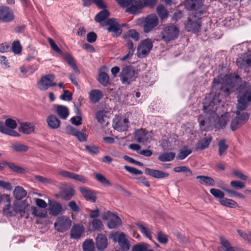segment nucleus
I'll list each match as a JSON object with an SVG mask.
<instances>
[{
	"mask_svg": "<svg viewBox=\"0 0 251 251\" xmlns=\"http://www.w3.org/2000/svg\"><path fill=\"white\" fill-rule=\"evenodd\" d=\"M49 210L52 216H56L61 213L62 207L60 203L56 201H50L49 203Z\"/></svg>",
	"mask_w": 251,
	"mask_h": 251,
	"instance_id": "27",
	"label": "nucleus"
},
{
	"mask_svg": "<svg viewBox=\"0 0 251 251\" xmlns=\"http://www.w3.org/2000/svg\"><path fill=\"white\" fill-rule=\"evenodd\" d=\"M91 224L93 229L94 230L100 231L103 229V225L100 220L94 219Z\"/></svg>",
	"mask_w": 251,
	"mask_h": 251,
	"instance_id": "51",
	"label": "nucleus"
},
{
	"mask_svg": "<svg viewBox=\"0 0 251 251\" xmlns=\"http://www.w3.org/2000/svg\"><path fill=\"white\" fill-rule=\"evenodd\" d=\"M197 179H199V182L201 184H204L206 186H213L215 185V181L211 177L205 176H198L196 177Z\"/></svg>",
	"mask_w": 251,
	"mask_h": 251,
	"instance_id": "35",
	"label": "nucleus"
},
{
	"mask_svg": "<svg viewBox=\"0 0 251 251\" xmlns=\"http://www.w3.org/2000/svg\"><path fill=\"white\" fill-rule=\"evenodd\" d=\"M176 153L174 152H166L160 154L158 159L161 162H169L174 160Z\"/></svg>",
	"mask_w": 251,
	"mask_h": 251,
	"instance_id": "37",
	"label": "nucleus"
},
{
	"mask_svg": "<svg viewBox=\"0 0 251 251\" xmlns=\"http://www.w3.org/2000/svg\"><path fill=\"white\" fill-rule=\"evenodd\" d=\"M123 38L126 40H129L130 38L137 41L139 40V34L134 29L129 30L127 33L123 35Z\"/></svg>",
	"mask_w": 251,
	"mask_h": 251,
	"instance_id": "43",
	"label": "nucleus"
},
{
	"mask_svg": "<svg viewBox=\"0 0 251 251\" xmlns=\"http://www.w3.org/2000/svg\"><path fill=\"white\" fill-rule=\"evenodd\" d=\"M157 239L161 244H166L168 241V236L161 231L157 232Z\"/></svg>",
	"mask_w": 251,
	"mask_h": 251,
	"instance_id": "55",
	"label": "nucleus"
},
{
	"mask_svg": "<svg viewBox=\"0 0 251 251\" xmlns=\"http://www.w3.org/2000/svg\"><path fill=\"white\" fill-rule=\"evenodd\" d=\"M226 140L225 139L220 140L218 142V152L220 156L226 154V151L228 148V146L226 144Z\"/></svg>",
	"mask_w": 251,
	"mask_h": 251,
	"instance_id": "41",
	"label": "nucleus"
},
{
	"mask_svg": "<svg viewBox=\"0 0 251 251\" xmlns=\"http://www.w3.org/2000/svg\"><path fill=\"white\" fill-rule=\"evenodd\" d=\"M178 28L173 25H167L161 32V38L166 43L174 40L178 37Z\"/></svg>",
	"mask_w": 251,
	"mask_h": 251,
	"instance_id": "6",
	"label": "nucleus"
},
{
	"mask_svg": "<svg viewBox=\"0 0 251 251\" xmlns=\"http://www.w3.org/2000/svg\"><path fill=\"white\" fill-rule=\"evenodd\" d=\"M105 24H102V26L108 25L107 30L109 32H112V35L114 37L120 36L122 32L121 27L124 26V25H120L117 22L116 19H108L105 21Z\"/></svg>",
	"mask_w": 251,
	"mask_h": 251,
	"instance_id": "12",
	"label": "nucleus"
},
{
	"mask_svg": "<svg viewBox=\"0 0 251 251\" xmlns=\"http://www.w3.org/2000/svg\"><path fill=\"white\" fill-rule=\"evenodd\" d=\"M116 237H118V242L120 246L125 251H127L129 249V244L126 238L125 235L123 233H121L119 234L117 233L114 234L113 235L112 238L113 240L115 239Z\"/></svg>",
	"mask_w": 251,
	"mask_h": 251,
	"instance_id": "22",
	"label": "nucleus"
},
{
	"mask_svg": "<svg viewBox=\"0 0 251 251\" xmlns=\"http://www.w3.org/2000/svg\"><path fill=\"white\" fill-rule=\"evenodd\" d=\"M143 7V5L142 4L141 0H139L138 1L134 0L132 4H131L129 7L126 9V12L133 14H137Z\"/></svg>",
	"mask_w": 251,
	"mask_h": 251,
	"instance_id": "28",
	"label": "nucleus"
},
{
	"mask_svg": "<svg viewBox=\"0 0 251 251\" xmlns=\"http://www.w3.org/2000/svg\"><path fill=\"white\" fill-rule=\"evenodd\" d=\"M19 130L24 134H29L34 131V126L30 123H22Z\"/></svg>",
	"mask_w": 251,
	"mask_h": 251,
	"instance_id": "32",
	"label": "nucleus"
},
{
	"mask_svg": "<svg viewBox=\"0 0 251 251\" xmlns=\"http://www.w3.org/2000/svg\"><path fill=\"white\" fill-rule=\"evenodd\" d=\"M239 80L240 77L238 75H226L224 77L222 76L214 78L212 85V92L209 97H206L203 102V109L204 113L213 117L215 115V111L220 104L221 100L220 98V93L217 95L214 94V91L219 90L224 92L226 95H228L231 89L235 86V83L233 82L234 79Z\"/></svg>",
	"mask_w": 251,
	"mask_h": 251,
	"instance_id": "1",
	"label": "nucleus"
},
{
	"mask_svg": "<svg viewBox=\"0 0 251 251\" xmlns=\"http://www.w3.org/2000/svg\"><path fill=\"white\" fill-rule=\"evenodd\" d=\"M79 190L86 200L92 202L96 201V196L93 191L86 187H80Z\"/></svg>",
	"mask_w": 251,
	"mask_h": 251,
	"instance_id": "21",
	"label": "nucleus"
},
{
	"mask_svg": "<svg viewBox=\"0 0 251 251\" xmlns=\"http://www.w3.org/2000/svg\"><path fill=\"white\" fill-rule=\"evenodd\" d=\"M144 31L148 33L158 24V19L155 14H150L143 20Z\"/></svg>",
	"mask_w": 251,
	"mask_h": 251,
	"instance_id": "13",
	"label": "nucleus"
},
{
	"mask_svg": "<svg viewBox=\"0 0 251 251\" xmlns=\"http://www.w3.org/2000/svg\"><path fill=\"white\" fill-rule=\"evenodd\" d=\"M5 126H4L8 129L13 130V129L17 127V124L14 120L11 118H8L5 121Z\"/></svg>",
	"mask_w": 251,
	"mask_h": 251,
	"instance_id": "54",
	"label": "nucleus"
},
{
	"mask_svg": "<svg viewBox=\"0 0 251 251\" xmlns=\"http://www.w3.org/2000/svg\"><path fill=\"white\" fill-rule=\"evenodd\" d=\"M66 130L68 134H72L75 136L80 142H84L87 140L86 134L85 133L79 131L71 126H66Z\"/></svg>",
	"mask_w": 251,
	"mask_h": 251,
	"instance_id": "20",
	"label": "nucleus"
},
{
	"mask_svg": "<svg viewBox=\"0 0 251 251\" xmlns=\"http://www.w3.org/2000/svg\"><path fill=\"white\" fill-rule=\"evenodd\" d=\"M72 221L67 216L58 217L54 224L55 229L60 232H64L68 230L71 227Z\"/></svg>",
	"mask_w": 251,
	"mask_h": 251,
	"instance_id": "8",
	"label": "nucleus"
},
{
	"mask_svg": "<svg viewBox=\"0 0 251 251\" xmlns=\"http://www.w3.org/2000/svg\"><path fill=\"white\" fill-rule=\"evenodd\" d=\"M110 15L109 12L107 10H103L100 11L97 14L95 17V20L98 23H100L101 25L102 24H105V21H104Z\"/></svg>",
	"mask_w": 251,
	"mask_h": 251,
	"instance_id": "34",
	"label": "nucleus"
},
{
	"mask_svg": "<svg viewBox=\"0 0 251 251\" xmlns=\"http://www.w3.org/2000/svg\"><path fill=\"white\" fill-rule=\"evenodd\" d=\"M124 168L126 170V171H127V172L132 174L142 175L143 173L142 171L134 167L128 166H125Z\"/></svg>",
	"mask_w": 251,
	"mask_h": 251,
	"instance_id": "61",
	"label": "nucleus"
},
{
	"mask_svg": "<svg viewBox=\"0 0 251 251\" xmlns=\"http://www.w3.org/2000/svg\"><path fill=\"white\" fill-rule=\"evenodd\" d=\"M75 191L72 188H69L64 190L61 193V196L65 200H69L75 195Z\"/></svg>",
	"mask_w": 251,
	"mask_h": 251,
	"instance_id": "46",
	"label": "nucleus"
},
{
	"mask_svg": "<svg viewBox=\"0 0 251 251\" xmlns=\"http://www.w3.org/2000/svg\"><path fill=\"white\" fill-rule=\"evenodd\" d=\"M48 40L51 49L59 54L61 55L69 66L73 69L75 73L79 75L80 74V71L73 57L68 52L63 53L62 50L60 49L51 38H48Z\"/></svg>",
	"mask_w": 251,
	"mask_h": 251,
	"instance_id": "5",
	"label": "nucleus"
},
{
	"mask_svg": "<svg viewBox=\"0 0 251 251\" xmlns=\"http://www.w3.org/2000/svg\"><path fill=\"white\" fill-rule=\"evenodd\" d=\"M83 251H95V247L93 240L91 239L85 240L82 244Z\"/></svg>",
	"mask_w": 251,
	"mask_h": 251,
	"instance_id": "38",
	"label": "nucleus"
},
{
	"mask_svg": "<svg viewBox=\"0 0 251 251\" xmlns=\"http://www.w3.org/2000/svg\"><path fill=\"white\" fill-rule=\"evenodd\" d=\"M136 141L140 143H145L149 141V138L147 133L142 131H138L135 136Z\"/></svg>",
	"mask_w": 251,
	"mask_h": 251,
	"instance_id": "44",
	"label": "nucleus"
},
{
	"mask_svg": "<svg viewBox=\"0 0 251 251\" xmlns=\"http://www.w3.org/2000/svg\"><path fill=\"white\" fill-rule=\"evenodd\" d=\"M242 123L240 122V121L235 117L231 121L230 124V128L232 130L234 131L236 130Z\"/></svg>",
	"mask_w": 251,
	"mask_h": 251,
	"instance_id": "60",
	"label": "nucleus"
},
{
	"mask_svg": "<svg viewBox=\"0 0 251 251\" xmlns=\"http://www.w3.org/2000/svg\"><path fill=\"white\" fill-rule=\"evenodd\" d=\"M11 148L17 152H26L28 150V147L20 143H15L11 145Z\"/></svg>",
	"mask_w": 251,
	"mask_h": 251,
	"instance_id": "47",
	"label": "nucleus"
},
{
	"mask_svg": "<svg viewBox=\"0 0 251 251\" xmlns=\"http://www.w3.org/2000/svg\"><path fill=\"white\" fill-rule=\"evenodd\" d=\"M89 99L90 101L95 103L98 102L103 97L102 92L97 89H94L89 92Z\"/></svg>",
	"mask_w": 251,
	"mask_h": 251,
	"instance_id": "30",
	"label": "nucleus"
},
{
	"mask_svg": "<svg viewBox=\"0 0 251 251\" xmlns=\"http://www.w3.org/2000/svg\"><path fill=\"white\" fill-rule=\"evenodd\" d=\"M11 49L13 52H14L15 54H20L22 50V47L19 41H14L13 42Z\"/></svg>",
	"mask_w": 251,
	"mask_h": 251,
	"instance_id": "56",
	"label": "nucleus"
},
{
	"mask_svg": "<svg viewBox=\"0 0 251 251\" xmlns=\"http://www.w3.org/2000/svg\"><path fill=\"white\" fill-rule=\"evenodd\" d=\"M237 66L241 68L247 69L251 66V53L246 52L240 55L236 60Z\"/></svg>",
	"mask_w": 251,
	"mask_h": 251,
	"instance_id": "17",
	"label": "nucleus"
},
{
	"mask_svg": "<svg viewBox=\"0 0 251 251\" xmlns=\"http://www.w3.org/2000/svg\"><path fill=\"white\" fill-rule=\"evenodd\" d=\"M237 98L236 107L238 110L236 112V117L243 124L248 120L249 114L247 112H241L240 111L245 110L251 102V86L247 87Z\"/></svg>",
	"mask_w": 251,
	"mask_h": 251,
	"instance_id": "4",
	"label": "nucleus"
},
{
	"mask_svg": "<svg viewBox=\"0 0 251 251\" xmlns=\"http://www.w3.org/2000/svg\"><path fill=\"white\" fill-rule=\"evenodd\" d=\"M117 3L122 7H129L134 0H116Z\"/></svg>",
	"mask_w": 251,
	"mask_h": 251,
	"instance_id": "57",
	"label": "nucleus"
},
{
	"mask_svg": "<svg viewBox=\"0 0 251 251\" xmlns=\"http://www.w3.org/2000/svg\"><path fill=\"white\" fill-rule=\"evenodd\" d=\"M105 24H102V26L108 25L107 30L109 32H112V35L114 37L120 36L122 32L121 27L124 26V25H120L117 22L116 19H108L105 21Z\"/></svg>",
	"mask_w": 251,
	"mask_h": 251,
	"instance_id": "11",
	"label": "nucleus"
},
{
	"mask_svg": "<svg viewBox=\"0 0 251 251\" xmlns=\"http://www.w3.org/2000/svg\"><path fill=\"white\" fill-rule=\"evenodd\" d=\"M191 153V150L188 149L186 147H184L180 151L179 153L177 156V158L179 160H183Z\"/></svg>",
	"mask_w": 251,
	"mask_h": 251,
	"instance_id": "50",
	"label": "nucleus"
},
{
	"mask_svg": "<svg viewBox=\"0 0 251 251\" xmlns=\"http://www.w3.org/2000/svg\"><path fill=\"white\" fill-rule=\"evenodd\" d=\"M218 123L217 125V127L222 128L225 127L227 123L228 119L226 115H222L217 118Z\"/></svg>",
	"mask_w": 251,
	"mask_h": 251,
	"instance_id": "53",
	"label": "nucleus"
},
{
	"mask_svg": "<svg viewBox=\"0 0 251 251\" xmlns=\"http://www.w3.org/2000/svg\"><path fill=\"white\" fill-rule=\"evenodd\" d=\"M152 47V42L151 39H146L143 40L137 48V56L140 58L146 57L149 53Z\"/></svg>",
	"mask_w": 251,
	"mask_h": 251,
	"instance_id": "9",
	"label": "nucleus"
},
{
	"mask_svg": "<svg viewBox=\"0 0 251 251\" xmlns=\"http://www.w3.org/2000/svg\"><path fill=\"white\" fill-rule=\"evenodd\" d=\"M55 112L62 119L65 120L69 115L68 108L62 105H57L55 108Z\"/></svg>",
	"mask_w": 251,
	"mask_h": 251,
	"instance_id": "29",
	"label": "nucleus"
},
{
	"mask_svg": "<svg viewBox=\"0 0 251 251\" xmlns=\"http://www.w3.org/2000/svg\"><path fill=\"white\" fill-rule=\"evenodd\" d=\"M109 76L106 73L101 72L99 74V81L101 84L107 86L109 83Z\"/></svg>",
	"mask_w": 251,
	"mask_h": 251,
	"instance_id": "48",
	"label": "nucleus"
},
{
	"mask_svg": "<svg viewBox=\"0 0 251 251\" xmlns=\"http://www.w3.org/2000/svg\"><path fill=\"white\" fill-rule=\"evenodd\" d=\"M84 227L81 225L78 224L74 225L70 231V237L73 239H79L81 237L84 232Z\"/></svg>",
	"mask_w": 251,
	"mask_h": 251,
	"instance_id": "25",
	"label": "nucleus"
},
{
	"mask_svg": "<svg viewBox=\"0 0 251 251\" xmlns=\"http://www.w3.org/2000/svg\"><path fill=\"white\" fill-rule=\"evenodd\" d=\"M221 247L218 248V251H239L238 247L231 246L230 242L223 237L220 238Z\"/></svg>",
	"mask_w": 251,
	"mask_h": 251,
	"instance_id": "23",
	"label": "nucleus"
},
{
	"mask_svg": "<svg viewBox=\"0 0 251 251\" xmlns=\"http://www.w3.org/2000/svg\"><path fill=\"white\" fill-rule=\"evenodd\" d=\"M58 174L62 176L72 179H74V176L75 174V173L64 170L59 171L58 172Z\"/></svg>",
	"mask_w": 251,
	"mask_h": 251,
	"instance_id": "63",
	"label": "nucleus"
},
{
	"mask_svg": "<svg viewBox=\"0 0 251 251\" xmlns=\"http://www.w3.org/2000/svg\"><path fill=\"white\" fill-rule=\"evenodd\" d=\"M104 220H108L107 226L109 228L114 229L122 224L120 218L115 214L108 211L106 214L103 215Z\"/></svg>",
	"mask_w": 251,
	"mask_h": 251,
	"instance_id": "15",
	"label": "nucleus"
},
{
	"mask_svg": "<svg viewBox=\"0 0 251 251\" xmlns=\"http://www.w3.org/2000/svg\"><path fill=\"white\" fill-rule=\"evenodd\" d=\"M46 122L48 127L51 129H56L60 126L61 122L54 115L51 114L48 116Z\"/></svg>",
	"mask_w": 251,
	"mask_h": 251,
	"instance_id": "24",
	"label": "nucleus"
},
{
	"mask_svg": "<svg viewBox=\"0 0 251 251\" xmlns=\"http://www.w3.org/2000/svg\"><path fill=\"white\" fill-rule=\"evenodd\" d=\"M210 193L215 198H218L219 200H222L225 196L224 192L218 189L211 188L210 189Z\"/></svg>",
	"mask_w": 251,
	"mask_h": 251,
	"instance_id": "52",
	"label": "nucleus"
},
{
	"mask_svg": "<svg viewBox=\"0 0 251 251\" xmlns=\"http://www.w3.org/2000/svg\"><path fill=\"white\" fill-rule=\"evenodd\" d=\"M4 163H5V164H6L12 171L15 173L21 174H24L26 173L25 169L14 163L7 162H4Z\"/></svg>",
	"mask_w": 251,
	"mask_h": 251,
	"instance_id": "42",
	"label": "nucleus"
},
{
	"mask_svg": "<svg viewBox=\"0 0 251 251\" xmlns=\"http://www.w3.org/2000/svg\"><path fill=\"white\" fill-rule=\"evenodd\" d=\"M231 174L242 180H246L248 179V176H247L244 175L242 172L237 170L232 171Z\"/></svg>",
	"mask_w": 251,
	"mask_h": 251,
	"instance_id": "58",
	"label": "nucleus"
},
{
	"mask_svg": "<svg viewBox=\"0 0 251 251\" xmlns=\"http://www.w3.org/2000/svg\"><path fill=\"white\" fill-rule=\"evenodd\" d=\"M137 226L140 230L141 233L144 236L151 240L152 239L151 233L152 231V227L151 226H146L140 223H137Z\"/></svg>",
	"mask_w": 251,
	"mask_h": 251,
	"instance_id": "33",
	"label": "nucleus"
},
{
	"mask_svg": "<svg viewBox=\"0 0 251 251\" xmlns=\"http://www.w3.org/2000/svg\"><path fill=\"white\" fill-rule=\"evenodd\" d=\"M230 185L232 187L237 189H242L245 187V184L240 181L233 180L230 182Z\"/></svg>",
	"mask_w": 251,
	"mask_h": 251,
	"instance_id": "64",
	"label": "nucleus"
},
{
	"mask_svg": "<svg viewBox=\"0 0 251 251\" xmlns=\"http://www.w3.org/2000/svg\"><path fill=\"white\" fill-rule=\"evenodd\" d=\"M95 244L99 251H103L108 245L106 236L103 234H99L95 239Z\"/></svg>",
	"mask_w": 251,
	"mask_h": 251,
	"instance_id": "18",
	"label": "nucleus"
},
{
	"mask_svg": "<svg viewBox=\"0 0 251 251\" xmlns=\"http://www.w3.org/2000/svg\"><path fill=\"white\" fill-rule=\"evenodd\" d=\"M185 5L187 9L193 11L187 19L185 27L188 31L199 32L201 26L200 16L203 13L201 10L202 0H186Z\"/></svg>",
	"mask_w": 251,
	"mask_h": 251,
	"instance_id": "2",
	"label": "nucleus"
},
{
	"mask_svg": "<svg viewBox=\"0 0 251 251\" xmlns=\"http://www.w3.org/2000/svg\"><path fill=\"white\" fill-rule=\"evenodd\" d=\"M0 132L11 136L19 137L20 134L17 131L12 130L10 129L6 128L2 122H0Z\"/></svg>",
	"mask_w": 251,
	"mask_h": 251,
	"instance_id": "39",
	"label": "nucleus"
},
{
	"mask_svg": "<svg viewBox=\"0 0 251 251\" xmlns=\"http://www.w3.org/2000/svg\"><path fill=\"white\" fill-rule=\"evenodd\" d=\"M105 24H102V26L108 25L107 30L109 32H112V35L114 37L120 36L122 32L121 27L124 26V25H120L117 22L116 19H108L105 21Z\"/></svg>",
	"mask_w": 251,
	"mask_h": 251,
	"instance_id": "10",
	"label": "nucleus"
},
{
	"mask_svg": "<svg viewBox=\"0 0 251 251\" xmlns=\"http://www.w3.org/2000/svg\"><path fill=\"white\" fill-rule=\"evenodd\" d=\"M157 13L161 20H164L168 17V11L167 9L162 5H159L156 8Z\"/></svg>",
	"mask_w": 251,
	"mask_h": 251,
	"instance_id": "40",
	"label": "nucleus"
},
{
	"mask_svg": "<svg viewBox=\"0 0 251 251\" xmlns=\"http://www.w3.org/2000/svg\"><path fill=\"white\" fill-rule=\"evenodd\" d=\"M228 194L230 195L231 196H235L236 197H238L242 199H244L245 198V196L239 193H238L233 190L231 189H224V188H222Z\"/></svg>",
	"mask_w": 251,
	"mask_h": 251,
	"instance_id": "59",
	"label": "nucleus"
},
{
	"mask_svg": "<svg viewBox=\"0 0 251 251\" xmlns=\"http://www.w3.org/2000/svg\"><path fill=\"white\" fill-rule=\"evenodd\" d=\"M32 213L35 216L41 218H46L47 216V212L46 211L42 212L35 207H32Z\"/></svg>",
	"mask_w": 251,
	"mask_h": 251,
	"instance_id": "62",
	"label": "nucleus"
},
{
	"mask_svg": "<svg viewBox=\"0 0 251 251\" xmlns=\"http://www.w3.org/2000/svg\"><path fill=\"white\" fill-rule=\"evenodd\" d=\"M212 140L211 136L204 138L202 140L199 141L196 145L197 150H202L207 148Z\"/></svg>",
	"mask_w": 251,
	"mask_h": 251,
	"instance_id": "36",
	"label": "nucleus"
},
{
	"mask_svg": "<svg viewBox=\"0 0 251 251\" xmlns=\"http://www.w3.org/2000/svg\"><path fill=\"white\" fill-rule=\"evenodd\" d=\"M6 204L3 208V213L7 218L15 216L16 214H20L21 217H25L28 218V207L29 205L25 201H15L12 205H11V199L7 194H3Z\"/></svg>",
	"mask_w": 251,
	"mask_h": 251,
	"instance_id": "3",
	"label": "nucleus"
},
{
	"mask_svg": "<svg viewBox=\"0 0 251 251\" xmlns=\"http://www.w3.org/2000/svg\"><path fill=\"white\" fill-rule=\"evenodd\" d=\"M219 202L222 205L230 208H234L238 206L237 203L234 201L225 198L219 200Z\"/></svg>",
	"mask_w": 251,
	"mask_h": 251,
	"instance_id": "45",
	"label": "nucleus"
},
{
	"mask_svg": "<svg viewBox=\"0 0 251 251\" xmlns=\"http://www.w3.org/2000/svg\"><path fill=\"white\" fill-rule=\"evenodd\" d=\"M114 128L119 131H125L127 129L128 120L126 118L116 119L114 121Z\"/></svg>",
	"mask_w": 251,
	"mask_h": 251,
	"instance_id": "26",
	"label": "nucleus"
},
{
	"mask_svg": "<svg viewBox=\"0 0 251 251\" xmlns=\"http://www.w3.org/2000/svg\"><path fill=\"white\" fill-rule=\"evenodd\" d=\"M15 18L13 10L9 7L0 6V20L3 22H10Z\"/></svg>",
	"mask_w": 251,
	"mask_h": 251,
	"instance_id": "16",
	"label": "nucleus"
},
{
	"mask_svg": "<svg viewBox=\"0 0 251 251\" xmlns=\"http://www.w3.org/2000/svg\"><path fill=\"white\" fill-rule=\"evenodd\" d=\"M145 173L157 179H163L169 176V174L159 170H154L150 168H146L145 170Z\"/></svg>",
	"mask_w": 251,
	"mask_h": 251,
	"instance_id": "19",
	"label": "nucleus"
},
{
	"mask_svg": "<svg viewBox=\"0 0 251 251\" xmlns=\"http://www.w3.org/2000/svg\"><path fill=\"white\" fill-rule=\"evenodd\" d=\"M95 178L102 184L109 186H111L112 185L108 179H107L104 176H103L101 174L95 173Z\"/></svg>",
	"mask_w": 251,
	"mask_h": 251,
	"instance_id": "49",
	"label": "nucleus"
},
{
	"mask_svg": "<svg viewBox=\"0 0 251 251\" xmlns=\"http://www.w3.org/2000/svg\"><path fill=\"white\" fill-rule=\"evenodd\" d=\"M120 77L123 84H130L136 77V73L134 68L131 66L125 67L120 73Z\"/></svg>",
	"mask_w": 251,
	"mask_h": 251,
	"instance_id": "7",
	"label": "nucleus"
},
{
	"mask_svg": "<svg viewBox=\"0 0 251 251\" xmlns=\"http://www.w3.org/2000/svg\"><path fill=\"white\" fill-rule=\"evenodd\" d=\"M55 77L53 75H47L41 77L38 82V87L40 90H47L50 87H53L56 85L54 82Z\"/></svg>",
	"mask_w": 251,
	"mask_h": 251,
	"instance_id": "14",
	"label": "nucleus"
},
{
	"mask_svg": "<svg viewBox=\"0 0 251 251\" xmlns=\"http://www.w3.org/2000/svg\"><path fill=\"white\" fill-rule=\"evenodd\" d=\"M14 197L18 201L22 200L26 197L27 195L26 191L20 186H16L13 192Z\"/></svg>",
	"mask_w": 251,
	"mask_h": 251,
	"instance_id": "31",
	"label": "nucleus"
}]
</instances>
